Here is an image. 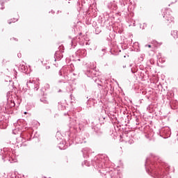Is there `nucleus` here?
Wrapping results in <instances>:
<instances>
[{
    "label": "nucleus",
    "instance_id": "obj_1",
    "mask_svg": "<svg viewBox=\"0 0 178 178\" xmlns=\"http://www.w3.org/2000/svg\"><path fill=\"white\" fill-rule=\"evenodd\" d=\"M1 10L5 9V6L3 5V3H1Z\"/></svg>",
    "mask_w": 178,
    "mask_h": 178
},
{
    "label": "nucleus",
    "instance_id": "obj_2",
    "mask_svg": "<svg viewBox=\"0 0 178 178\" xmlns=\"http://www.w3.org/2000/svg\"><path fill=\"white\" fill-rule=\"evenodd\" d=\"M148 48H151V44L147 45Z\"/></svg>",
    "mask_w": 178,
    "mask_h": 178
},
{
    "label": "nucleus",
    "instance_id": "obj_3",
    "mask_svg": "<svg viewBox=\"0 0 178 178\" xmlns=\"http://www.w3.org/2000/svg\"><path fill=\"white\" fill-rule=\"evenodd\" d=\"M170 20H171V22H173V18H171V19H170Z\"/></svg>",
    "mask_w": 178,
    "mask_h": 178
},
{
    "label": "nucleus",
    "instance_id": "obj_4",
    "mask_svg": "<svg viewBox=\"0 0 178 178\" xmlns=\"http://www.w3.org/2000/svg\"><path fill=\"white\" fill-rule=\"evenodd\" d=\"M24 115H27V112H24Z\"/></svg>",
    "mask_w": 178,
    "mask_h": 178
},
{
    "label": "nucleus",
    "instance_id": "obj_5",
    "mask_svg": "<svg viewBox=\"0 0 178 178\" xmlns=\"http://www.w3.org/2000/svg\"><path fill=\"white\" fill-rule=\"evenodd\" d=\"M9 23V24H12V22H8Z\"/></svg>",
    "mask_w": 178,
    "mask_h": 178
},
{
    "label": "nucleus",
    "instance_id": "obj_6",
    "mask_svg": "<svg viewBox=\"0 0 178 178\" xmlns=\"http://www.w3.org/2000/svg\"><path fill=\"white\" fill-rule=\"evenodd\" d=\"M47 69H49V67H47Z\"/></svg>",
    "mask_w": 178,
    "mask_h": 178
}]
</instances>
